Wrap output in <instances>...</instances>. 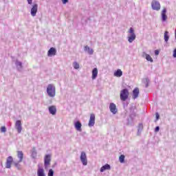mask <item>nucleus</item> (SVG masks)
I'll return each mask as SVG.
<instances>
[{
	"instance_id": "nucleus-32",
	"label": "nucleus",
	"mask_w": 176,
	"mask_h": 176,
	"mask_svg": "<svg viewBox=\"0 0 176 176\" xmlns=\"http://www.w3.org/2000/svg\"><path fill=\"white\" fill-rule=\"evenodd\" d=\"M54 171L53 169H50L48 171V176H54Z\"/></svg>"
},
{
	"instance_id": "nucleus-37",
	"label": "nucleus",
	"mask_w": 176,
	"mask_h": 176,
	"mask_svg": "<svg viewBox=\"0 0 176 176\" xmlns=\"http://www.w3.org/2000/svg\"><path fill=\"white\" fill-rule=\"evenodd\" d=\"M159 50H156L155 51V56H159Z\"/></svg>"
},
{
	"instance_id": "nucleus-10",
	"label": "nucleus",
	"mask_w": 176,
	"mask_h": 176,
	"mask_svg": "<svg viewBox=\"0 0 176 176\" xmlns=\"http://www.w3.org/2000/svg\"><path fill=\"white\" fill-rule=\"evenodd\" d=\"M109 109L113 115H116L118 113V108H116V104H115V103H110Z\"/></svg>"
},
{
	"instance_id": "nucleus-3",
	"label": "nucleus",
	"mask_w": 176,
	"mask_h": 176,
	"mask_svg": "<svg viewBox=\"0 0 176 176\" xmlns=\"http://www.w3.org/2000/svg\"><path fill=\"white\" fill-rule=\"evenodd\" d=\"M128 34V42L129 43H133V42L135 41V38H137V36H135V33L134 32V28H130Z\"/></svg>"
},
{
	"instance_id": "nucleus-25",
	"label": "nucleus",
	"mask_w": 176,
	"mask_h": 176,
	"mask_svg": "<svg viewBox=\"0 0 176 176\" xmlns=\"http://www.w3.org/2000/svg\"><path fill=\"white\" fill-rule=\"evenodd\" d=\"M105 170H111V165L107 164L100 168V173H104Z\"/></svg>"
},
{
	"instance_id": "nucleus-20",
	"label": "nucleus",
	"mask_w": 176,
	"mask_h": 176,
	"mask_svg": "<svg viewBox=\"0 0 176 176\" xmlns=\"http://www.w3.org/2000/svg\"><path fill=\"white\" fill-rule=\"evenodd\" d=\"M37 176H46V173H45V169H43V168L38 166L37 170Z\"/></svg>"
},
{
	"instance_id": "nucleus-16",
	"label": "nucleus",
	"mask_w": 176,
	"mask_h": 176,
	"mask_svg": "<svg viewBox=\"0 0 176 176\" xmlns=\"http://www.w3.org/2000/svg\"><path fill=\"white\" fill-rule=\"evenodd\" d=\"M140 94V89L135 88L133 91V100H135V98H138V96Z\"/></svg>"
},
{
	"instance_id": "nucleus-34",
	"label": "nucleus",
	"mask_w": 176,
	"mask_h": 176,
	"mask_svg": "<svg viewBox=\"0 0 176 176\" xmlns=\"http://www.w3.org/2000/svg\"><path fill=\"white\" fill-rule=\"evenodd\" d=\"M155 116H156V120H159V118H160V115H159V113H156Z\"/></svg>"
},
{
	"instance_id": "nucleus-29",
	"label": "nucleus",
	"mask_w": 176,
	"mask_h": 176,
	"mask_svg": "<svg viewBox=\"0 0 176 176\" xmlns=\"http://www.w3.org/2000/svg\"><path fill=\"white\" fill-rule=\"evenodd\" d=\"M73 67H74V69H79V68H80L79 63L76 61L74 62Z\"/></svg>"
},
{
	"instance_id": "nucleus-8",
	"label": "nucleus",
	"mask_w": 176,
	"mask_h": 176,
	"mask_svg": "<svg viewBox=\"0 0 176 176\" xmlns=\"http://www.w3.org/2000/svg\"><path fill=\"white\" fill-rule=\"evenodd\" d=\"M96 124V115L91 113L89 117V121L88 123L89 127H93Z\"/></svg>"
},
{
	"instance_id": "nucleus-35",
	"label": "nucleus",
	"mask_w": 176,
	"mask_h": 176,
	"mask_svg": "<svg viewBox=\"0 0 176 176\" xmlns=\"http://www.w3.org/2000/svg\"><path fill=\"white\" fill-rule=\"evenodd\" d=\"M159 130H160V127L156 126L155 129V132L158 133Z\"/></svg>"
},
{
	"instance_id": "nucleus-22",
	"label": "nucleus",
	"mask_w": 176,
	"mask_h": 176,
	"mask_svg": "<svg viewBox=\"0 0 176 176\" xmlns=\"http://www.w3.org/2000/svg\"><path fill=\"white\" fill-rule=\"evenodd\" d=\"M123 75V72H122V69H118L117 71L114 72L113 76H116V78H120Z\"/></svg>"
},
{
	"instance_id": "nucleus-26",
	"label": "nucleus",
	"mask_w": 176,
	"mask_h": 176,
	"mask_svg": "<svg viewBox=\"0 0 176 176\" xmlns=\"http://www.w3.org/2000/svg\"><path fill=\"white\" fill-rule=\"evenodd\" d=\"M38 155V153L36 152V148L35 147H33L32 149V159H36V156Z\"/></svg>"
},
{
	"instance_id": "nucleus-1",
	"label": "nucleus",
	"mask_w": 176,
	"mask_h": 176,
	"mask_svg": "<svg viewBox=\"0 0 176 176\" xmlns=\"http://www.w3.org/2000/svg\"><path fill=\"white\" fill-rule=\"evenodd\" d=\"M27 2L29 5L28 8L30 9L31 16H32V17H35V16H36V13H38V3H32V0H27Z\"/></svg>"
},
{
	"instance_id": "nucleus-19",
	"label": "nucleus",
	"mask_w": 176,
	"mask_h": 176,
	"mask_svg": "<svg viewBox=\"0 0 176 176\" xmlns=\"http://www.w3.org/2000/svg\"><path fill=\"white\" fill-rule=\"evenodd\" d=\"M84 50L88 53L90 56L93 55L94 53V50L88 45L84 47Z\"/></svg>"
},
{
	"instance_id": "nucleus-21",
	"label": "nucleus",
	"mask_w": 176,
	"mask_h": 176,
	"mask_svg": "<svg viewBox=\"0 0 176 176\" xmlns=\"http://www.w3.org/2000/svg\"><path fill=\"white\" fill-rule=\"evenodd\" d=\"M98 75V69L95 67L92 70V79L94 80V79H96L97 76Z\"/></svg>"
},
{
	"instance_id": "nucleus-30",
	"label": "nucleus",
	"mask_w": 176,
	"mask_h": 176,
	"mask_svg": "<svg viewBox=\"0 0 176 176\" xmlns=\"http://www.w3.org/2000/svg\"><path fill=\"white\" fill-rule=\"evenodd\" d=\"M124 155H121L119 157V161L120 163H124Z\"/></svg>"
},
{
	"instance_id": "nucleus-36",
	"label": "nucleus",
	"mask_w": 176,
	"mask_h": 176,
	"mask_svg": "<svg viewBox=\"0 0 176 176\" xmlns=\"http://www.w3.org/2000/svg\"><path fill=\"white\" fill-rule=\"evenodd\" d=\"M63 5H65V3H68V0H61Z\"/></svg>"
},
{
	"instance_id": "nucleus-38",
	"label": "nucleus",
	"mask_w": 176,
	"mask_h": 176,
	"mask_svg": "<svg viewBox=\"0 0 176 176\" xmlns=\"http://www.w3.org/2000/svg\"><path fill=\"white\" fill-rule=\"evenodd\" d=\"M173 57L175 58H176V49H175L174 51H173Z\"/></svg>"
},
{
	"instance_id": "nucleus-12",
	"label": "nucleus",
	"mask_w": 176,
	"mask_h": 176,
	"mask_svg": "<svg viewBox=\"0 0 176 176\" xmlns=\"http://www.w3.org/2000/svg\"><path fill=\"white\" fill-rule=\"evenodd\" d=\"M57 54V50L54 47H51L47 52L48 57H53V56H56Z\"/></svg>"
},
{
	"instance_id": "nucleus-4",
	"label": "nucleus",
	"mask_w": 176,
	"mask_h": 176,
	"mask_svg": "<svg viewBox=\"0 0 176 176\" xmlns=\"http://www.w3.org/2000/svg\"><path fill=\"white\" fill-rule=\"evenodd\" d=\"M120 97L122 101H126V100L129 98V89H122L120 92Z\"/></svg>"
},
{
	"instance_id": "nucleus-13",
	"label": "nucleus",
	"mask_w": 176,
	"mask_h": 176,
	"mask_svg": "<svg viewBox=\"0 0 176 176\" xmlns=\"http://www.w3.org/2000/svg\"><path fill=\"white\" fill-rule=\"evenodd\" d=\"M12 163H13V157L12 156H9L6 160V168H10V167H12Z\"/></svg>"
},
{
	"instance_id": "nucleus-14",
	"label": "nucleus",
	"mask_w": 176,
	"mask_h": 176,
	"mask_svg": "<svg viewBox=\"0 0 176 176\" xmlns=\"http://www.w3.org/2000/svg\"><path fill=\"white\" fill-rule=\"evenodd\" d=\"M142 57H144L146 58L147 61H150V63H152L153 61V59L151 56V55L146 54V52H142Z\"/></svg>"
},
{
	"instance_id": "nucleus-7",
	"label": "nucleus",
	"mask_w": 176,
	"mask_h": 176,
	"mask_svg": "<svg viewBox=\"0 0 176 176\" xmlns=\"http://www.w3.org/2000/svg\"><path fill=\"white\" fill-rule=\"evenodd\" d=\"M151 8L153 10H160V3L156 0H153L151 2Z\"/></svg>"
},
{
	"instance_id": "nucleus-15",
	"label": "nucleus",
	"mask_w": 176,
	"mask_h": 176,
	"mask_svg": "<svg viewBox=\"0 0 176 176\" xmlns=\"http://www.w3.org/2000/svg\"><path fill=\"white\" fill-rule=\"evenodd\" d=\"M166 13H167V9L164 8L162 11V13H161L162 21H166L167 15L166 14Z\"/></svg>"
},
{
	"instance_id": "nucleus-39",
	"label": "nucleus",
	"mask_w": 176,
	"mask_h": 176,
	"mask_svg": "<svg viewBox=\"0 0 176 176\" xmlns=\"http://www.w3.org/2000/svg\"><path fill=\"white\" fill-rule=\"evenodd\" d=\"M129 123H130V119H128Z\"/></svg>"
},
{
	"instance_id": "nucleus-2",
	"label": "nucleus",
	"mask_w": 176,
	"mask_h": 176,
	"mask_svg": "<svg viewBox=\"0 0 176 176\" xmlns=\"http://www.w3.org/2000/svg\"><path fill=\"white\" fill-rule=\"evenodd\" d=\"M47 94L48 97L54 98L56 97V86L53 84H49L47 87Z\"/></svg>"
},
{
	"instance_id": "nucleus-6",
	"label": "nucleus",
	"mask_w": 176,
	"mask_h": 176,
	"mask_svg": "<svg viewBox=\"0 0 176 176\" xmlns=\"http://www.w3.org/2000/svg\"><path fill=\"white\" fill-rule=\"evenodd\" d=\"M52 162V155L48 154L45 155L44 157V166L45 167H47L48 166H50V162Z\"/></svg>"
},
{
	"instance_id": "nucleus-5",
	"label": "nucleus",
	"mask_w": 176,
	"mask_h": 176,
	"mask_svg": "<svg viewBox=\"0 0 176 176\" xmlns=\"http://www.w3.org/2000/svg\"><path fill=\"white\" fill-rule=\"evenodd\" d=\"M80 159L82 166H87V155L85 151L81 152Z\"/></svg>"
},
{
	"instance_id": "nucleus-40",
	"label": "nucleus",
	"mask_w": 176,
	"mask_h": 176,
	"mask_svg": "<svg viewBox=\"0 0 176 176\" xmlns=\"http://www.w3.org/2000/svg\"><path fill=\"white\" fill-rule=\"evenodd\" d=\"M132 116H130V119H131Z\"/></svg>"
},
{
	"instance_id": "nucleus-27",
	"label": "nucleus",
	"mask_w": 176,
	"mask_h": 176,
	"mask_svg": "<svg viewBox=\"0 0 176 176\" xmlns=\"http://www.w3.org/2000/svg\"><path fill=\"white\" fill-rule=\"evenodd\" d=\"M142 83H144V85H145V87H148L149 86V80H148V78H143L142 79Z\"/></svg>"
},
{
	"instance_id": "nucleus-31",
	"label": "nucleus",
	"mask_w": 176,
	"mask_h": 176,
	"mask_svg": "<svg viewBox=\"0 0 176 176\" xmlns=\"http://www.w3.org/2000/svg\"><path fill=\"white\" fill-rule=\"evenodd\" d=\"M19 163H20L19 161L18 162H15L14 166L16 168H17L18 170H20L21 168V165H20Z\"/></svg>"
},
{
	"instance_id": "nucleus-23",
	"label": "nucleus",
	"mask_w": 176,
	"mask_h": 176,
	"mask_svg": "<svg viewBox=\"0 0 176 176\" xmlns=\"http://www.w3.org/2000/svg\"><path fill=\"white\" fill-rule=\"evenodd\" d=\"M142 130H144V125L142 124H139L138 126V133L137 135L140 136L141 135V133L142 132Z\"/></svg>"
},
{
	"instance_id": "nucleus-9",
	"label": "nucleus",
	"mask_w": 176,
	"mask_h": 176,
	"mask_svg": "<svg viewBox=\"0 0 176 176\" xmlns=\"http://www.w3.org/2000/svg\"><path fill=\"white\" fill-rule=\"evenodd\" d=\"M15 129L17 130V132L19 134L21 133V131L23 130V126H21V120H18L15 122Z\"/></svg>"
},
{
	"instance_id": "nucleus-28",
	"label": "nucleus",
	"mask_w": 176,
	"mask_h": 176,
	"mask_svg": "<svg viewBox=\"0 0 176 176\" xmlns=\"http://www.w3.org/2000/svg\"><path fill=\"white\" fill-rule=\"evenodd\" d=\"M164 38L165 42H168V39H170V36H168V32L167 31L164 32Z\"/></svg>"
},
{
	"instance_id": "nucleus-24",
	"label": "nucleus",
	"mask_w": 176,
	"mask_h": 176,
	"mask_svg": "<svg viewBox=\"0 0 176 176\" xmlns=\"http://www.w3.org/2000/svg\"><path fill=\"white\" fill-rule=\"evenodd\" d=\"M17 156L19 158V163H21L24 157V154L23 153V151H17Z\"/></svg>"
},
{
	"instance_id": "nucleus-17",
	"label": "nucleus",
	"mask_w": 176,
	"mask_h": 176,
	"mask_svg": "<svg viewBox=\"0 0 176 176\" xmlns=\"http://www.w3.org/2000/svg\"><path fill=\"white\" fill-rule=\"evenodd\" d=\"M48 110L51 115H56V113H57V109L56 108V106H50L48 108Z\"/></svg>"
},
{
	"instance_id": "nucleus-33",
	"label": "nucleus",
	"mask_w": 176,
	"mask_h": 176,
	"mask_svg": "<svg viewBox=\"0 0 176 176\" xmlns=\"http://www.w3.org/2000/svg\"><path fill=\"white\" fill-rule=\"evenodd\" d=\"M1 133H6V126H1L0 129Z\"/></svg>"
},
{
	"instance_id": "nucleus-11",
	"label": "nucleus",
	"mask_w": 176,
	"mask_h": 176,
	"mask_svg": "<svg viewBox=\"0 0 176 176\" xmlns=\"http://www.w3.org/2000/svg\"><path fill=\"white\" fill-rule=\"evenodd\" d=\"M15 65L19 72H21V71H23V63H21V61L16 59L15 60Z\"/></svg>"
},
{
	"instance_id": "nucleus-18",
	"label": "nucleus",
	"mask_w": 176,
	"mask_h": 176,
	"mask_svg": "<svg viewBox=\"0 0 176 176\" xmlns=\"http://www.w3.org/2000/svg\"><path fill=\"white\" fill-rule=\"evenodd\" d=\"M74 127L77 131H82V123L77 121L74 123Z\"/></svg>"
}]
</instances>
